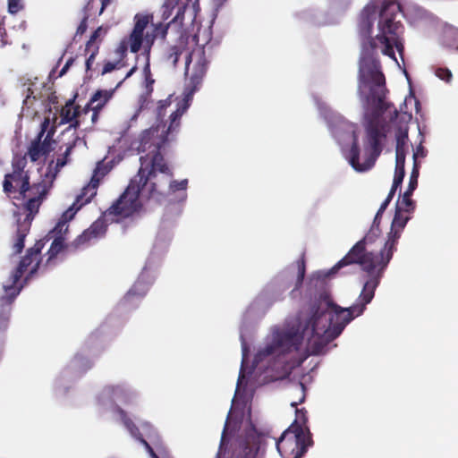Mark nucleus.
Segmentation results:
<instances>
[{
    "label": "nucleus",
    "instance_id": "nucleus-1",
    "mask_svg": "<svg viewBox=\"0 0 458 458\" xmlns=\"http://www.w3.org/2000/svg\"><path fill=\"white\" fill-rule=\"evenodd\" d=\"M402 6L397 0H371L358 17L357 30L361 39V57L359 67V89L369 90L366 102L369 111L365 114V160L360 162V146L355 131L349 151V162L358 172L372 168L381 155L386 138V123L383 114L391 104L386 102V78L377 56L379 49L384 55L396 61L394 48L402 54L404 49L403 24L398 19Z\"/></svg>",
    "mask_w": 458,
    "mask_h": 458
},
{
    "label": "nucleus",
    "instance_id": "nucleus-2",
    "mask_svg": "<svg viewBox=\"0 0 458 458\" xmlns=\"http://www.w3.org/2000/svg\"><path fill=\"white\" fill-rule=\"evenodd\" d=\"M348 316L344 322L334 329H330V327H327V319L325 311L320 309L318 302H313L310 307V317L301 332L295 327L275 331L272 341L258 352L256 359L262 360L273 356V360L269 362L267 368L271 371V378L273 380L285 379L294 368V361L289 355L300 351L304 337H308L311 354H322L327 344L339 336L346 325L350 323L352 316Z\"/></svg>",
    "mask_w": 458,
    "mask_h": 458
},
{
    "label": "nucleus",
    "instance_id": "nucleus-3",
    "mask_svg": "<svg viewBox=\"0 0 458 458\" xmlns=\"http://www.w3.org/2000/svg\"><path fill=\"white\" fill-rule=\"evenodd\" d=\"M12 169L6 173L3 181V191L8 198L22 199L13 213L16 219V233L13 250L19 254L24 248V240L29 233L32 221L47 199L50 184L45 180L30 184V173L26 170L25 156H15L12 159Z\"/></svg>",
    "mask_w": 458,
    "mask_h": 458
},
{
    "label": "nucleus",
    "instance_id": "nucleus-4",
    "mask_svg": "<svg viewBox=\"0 0 458 458\" xmlns=\"http://www.w3.org/2000/svg\"><path fill=\"white\" fill-rule=\"evenodd\" d=\"M158 194L157 183H147L144 170L139 169L124 191L104 211V217L110 223H121L141 213L144 208L143 200Z\"/></svg>",
    "mask_w": 458,
    "mask_h": 458
},
{
    "label": "nucleus",
    "instance_id": "nucleus-5",
    "mask_svg": "<svg viewBox=\"0 0 458 458\" xmlns=\"http://www.w3.org/2000/svg\"><path fill=\"white\" fill-rule=\"evenodd\" d=\"M380 234V227L371 225L367 234L356 242L349 252L331 268V273H336L345 266L358 264L363 271L368 273V279L377 278L378 284H380L384 272L389 264V262L385 263V258H386L390 249L387 248L386 242L383 249L377 253L366 250V245L373 243Z\"/></svg>",
    "mask_w": 458,
    "mask_h": 458
},
{
    "label": "nucleus",
    "instance_id": "nucleus-6",
    "mask_svg": "<svg viewBox=\"0 0 458 458\" xmlns=\"http://www.w3.org/2000/svg\"><path fill=\"white\" fill-rule=\"evenodd\" d=\"M185 55V74L188 75L190 65L193 62L191 72L184 89V98L182 103H188L199 89L202 81L206 75L208 67L205 49L203 47H198L193 50L189 47V38L181 36L174 45L170 46L167 51L166 59L176 67L179 58Z\"/></svg>",
    "mask_w": 458,
    "mask_h": 458
},
{
    "label": "nucleus",
    "instance_id": "nucleus-7",
    "mask_svg": "<svg viewBox=\"0 0 458 458\" xmlns=\"http://www.w3.org/2000/svg\"><path fill=\"white\" fill-rule=\"evenodd\" d=\"M189 107V103H182L175 111L170 114V124L167 129L165 125L150 127L143 131L140 137L138 146L139 152L153 153L165 148L169 141V134L178 130L181 124V117Z\"/></svg>",
    "mask_w": 458,
    "mask_h": 458
},
{
    "label": "nucleus",
    "instance_id": "nucleus-8",
    "mask_svg": "<svg viewBox=\"0 0 458 458\" xmlns=\"http://www.w3.org/2000/svg\"><path fill=\"white\" fill-rule=\"evenodd\" d=\"M378 285L379 284L377 278L367 279V281L364 283L362 291L357 300V302L349 308H341L340 306L327 302V305L331 307L335 311L334 315H330L328 318L326 309L320 307V309L325 311L326 318L327 319V327H330V329H334L335 327H337L339 324H342L345 321L346 318H348L349 316L347 315L352 316L350 322L354 318L361 315L364 312L367 304H369L374 298L375 291ZM314 302H318L319 306L322 304L320 301H315Z\"/></svg>",
    "mask_w": 458,
    "mask_h": 458
},
{
    "label": "nucleus",
    "instance_id": "nucleus-9",
    "mask_svg": "<svg viewBox=\"0 0 458 458\" xmlns=\"http://www.w3.org/2000/svg\"><path fill=\"white\" fill-rule=\"evenodd\" d=\"M312 444L309 428L293 421L276 441V449L283 458H301Z\"/></svg>",
    "mask_w": 458,
    "mask_h": 458
},
{
    "label": "nucleus",
    "instance_id": "nucleus-10",
    "mask_svg": "<svg viewBox=\"0 0 458 458\" xmlns=\"http://www.w3.org/2000/svg\"><path fill=\"white\" fill-rule=\"evenodd\" d=\"M140 169L144 170L145 178H147V183L156 182L161 192V184L158 183L157 172L164 174L165 177L164 184H167L169 179L174 175L172 169L167 165L161 150H157L153 153H147L145 156L140 157Z\"/></svg>",
    "mask_w": 458,
    "mask_h": 458
},
{
    "label": "nucleus",
    "instance_id": "nucleus-11",
    "mask_svg": "<svg viewBox=\"0 0 458 458\" xmlns=\"http://www.w3.org/2000/svg\"><path fill=\"white\" fill-rule=\"evenodd\" d=\"M55 132V127L49 128V119L46 118L41 123L40 131L31 141L27 152L32 162L38 161L40 157L48 155L53 150L52 143H54L53 136Z\"/></svg>",
    "mask_w": 458,
    "mask_h": 458
},
{
    "label": "nucleus",
    "instance_id": "nucleus-12",
    "mask_svg": "<svg viewBox=\"0 0 458 458\" xmlns=\"http://www.w3.org/2000/svg\"><path fill=\"white\" fill-rule=\"evenodd\" d=\"M45 246V240L38 241L33 247L28 249L26 255L21 259L16 269L11 275L10 280L13 287L20 281L25 271L30 267V276L35 274L40 264V253Z\"/></svg>",
    "mask_w": 458,
    "mask_h": 458
},
{
    "label": "nucleus",
    "instance_id": "nucleus-13",
    "mask_svg": "<svg viewBox=\"0 0 458 458\" xmlns=\"http://www.w3.org/2000/svg\"><path fill=\"white\" fill-rule=\"evenodd\" d=\"M411 212L405 211V206H403L402 203L397 201L395 205V212L391 224V230L388 233L386 240V246L390 249L389 253L386 258H385L386 262H390L393 258L394 252L396 250V245L398 243V240L401 237V233L404 229L407 222L410 220V216Z\"/></svg>",
    "mask_w": 458,
    "mask_h": 458
},
{
    "label": "nucleus",
    "instance_id": "nucleus-14",
    "mask_svg": "<svg viewBox=\"0 0 458 458\" xmlns=\"http://www.w3.org/2000/svg\"><path fill=\"white\" fill-rule=\"evenodd\" d=\"M107 222L109 221L104 217L103 213L88 229L84 230L81 234L72 241L71 248L74 250L81 249L104 237L107 231Z\"/></svg>",
    "mask_w": 458,
    "mask_h": 458
},
{
    "label": "nucleus",
    "instance_id": "nucleus-15",
    "mask_svg": "<svg viewBox=\"0 0 458 458\" xmlns=\"http://www.w3.org/2000/svg\"><path fill=\"white\" fill-rule=\"evenodd\" d=\"M107 222L109 221L104 217L103 213L88 229L84 230L81 234L72 241L71 248L74 250L81 249L104 237L107 231Z\"/></svg>",
    "mask_w": 458,
    "mask_h": 458
},
{
    "label": "nucleus",
    "instance_id": "nucleus-16",
    "mask_svg": "<svg viewBox=\"0 0 458 458\" xmlns=\"http://www.w3.org/2000/svg\"><path fill=\"white\" fill-rule=\"evenodd\" d=\"M89 114V105H87L83 109L81 110V106L75 105V99L71 98L67 100L65 105L61 108L59 124L70 123L66 131L72 129L76 131L83 123V116Z\"/></svg>",
    "mask_w": 458,
    "mask_h": 458
},
{
    "label": "nucleus",
    "instance_id": "nucleus-17",
    "mask_svg": "<svg viewBox=\"0 0 458 458\" xmlns=\"http://www.w3.org/2000/svg\"><path fill=\"white\" fill-rule=\"evenodd\" d=\"M71 210H66L60 221L56 224L52 231L49 232V238H54L50 249L48 250L49 258L51 259L55 258L60 251H62L64 248V238L63 237V232H67L68 225L67 222L72 220L74 216V213H72Z\"/></svg>",
    "mask_w": 458,
    "mask_h": 458
},
{
    "label": "nucleus",
    "instance_id": "nucleus-18",
    "mask_svg": "<svg viewBox=\"0 0 458 458\" xmlns=\"http://www.w3.org/2000/svg\"><path fill=\"white\" fill-rule=\"evenodd\" d=\"M152 16L136 14L134 26L128 38H123L130 47L131 53H138L143 45V32L150 22Z\"/></svg>",
    "mask_w": 458,
    "mask_h": 458
},
{
    "label": "nucleus",
    "instance_id": "nucleus-19",
    "mask_svg": "<svg viewBox=\"0 0 458 458\" xmlns=\"http://www.w3.org/2000/svg\"><path fill=\"white\" fill-rule=\"evenodd\" d=\"M4 290L5 294L0 298V336L5 332L8 327L11 305L19 295L21 286L13 287V285H4Z\"/></svg>",
    "mask_w": 458,
    "mask_h": 458
},
{
    "label": "nucleus",
    "instance_id": "nucleus-20",
    "mask_svg": "<svg viewBox=\"0 0 458 458\" xmlns=\"http://www.w3.org/2000/svg\"><path fill=\"white\" fill-rule=\"evenodd\" d=\"M96 175H92L90 182L82 188L81 192L77 196L76 200L72 204V206L68 209H72V213H76L79 209H81L84 205L88 204L91 201V199L97 195V191L98 187V173Z\"/></svg>",
    "mask_w": 458,
    "mask_h": 458
},
{
    "label": "nucleus",
    "instance_id": "nucleus-21",
    "mask_svg": "<svg viewBox=\"0 0 458 458\" xmlns=\"http://www.w3.org/2000/svg\"><path fill=\"white\" fill-rule=\"evenodd\" d=\"M420 174L419 165L414 164L412 171L410 175L409 185L407 190L402 196V200H399L403 206H405L406 212H413L415 208V203L411 199V195L418 186V178Z\"/></svg>",
    "mask_w": 458,
    "mask_h": 458
},
{
    "label": "nucleus",
    "instance_id": "nucleus-22",
    "mask_svg": "<svg viewBox=\"0 0 458 458\" xmlns=\"http://www.w3.org/2000/svg\"><path fill=\"white\" fill-rule=\"evenodd\" d=\"M295 390L300 394L298 401H293L291 406L296 408V421L299 425H301L303 428H308L306 423L308 421L307 411L304 409H298L297 406L304 402L305 400V386L302 383H300Z\"/></svg>",
    "mask_w": 458,
    "mask_h": 458
},
{
    "label": "nucleus",
    "instance_id": "nucleus-23",
    "mask_svg": "<svg viewBox=\"0 0 458 458\" xmlns=\"http://www.w3.org/2000/svg\"><path fill=\"white\" fill-rule=\"evenodd\" d=\"M184 10H185V6H178L176 15L173 18V20L170 22L165 23V24L163 22L152 24V26H153L152 32L155 35H157V38H161L163 39L165 38L170 23L175 22L179 20L182 21L183 19Z\"/></svg>",
    "mask_w": 458,
    "mask_h": 458
},
{
    "label": "nucleus",
    "instance_id": "nucleus-24",
    "mask_svg": "<svg viewBox=\"0 0 458 458\" xmlns=\"http://www.w3.org/2000/svg\"><path fill=\"white\" fill-rule=\"evenodd\" d=\"M395 155L405 154L406 155V144L408 140V128L399 126L395 131Z\"/></svg>",
    "mask_w": 458,
    "mask_h": 458
},
{
    "label": "nucleus",
    "instance_id": "nucleus-25",
    "mask_svg": "<svg viewBox=\"0 0 458 458\" xmlns=\"http://www.w3.org/2000/svg\"><path fill=\"white\" fill-rule=\"evenodd\" d=\"M113 96L112 90H97L91 97L89 106L93 105L98 108H103Z\"/></svg>",
    "mask_w": 458,
    "mask_h": 458
},
{
    "label": "nucleus",
    "instance_id": "nucleus-26",
    "mask_svg": "<svg viewBox=\"0 0 458 458\" xmlns=\"http://www.w3.org/2000/svg\"><path fill=\"white\" fill-rule=\"evenodd\" d=\"M146 294V287L143 283H136L129 290V292L123 297V301L127 304H131L133 301L134 297L142 299Z\"/></svg>",
    "mask_w": 458,
    "mask_h": 458
},
{
    "label": "nucleus",
    "instance_id": "nucleus-27",
    "mask_svg": "<svg viewBox=\"0 0 458 458\" xmlns=\"http://www.w3.org/2000/svg\"><path fill=\"white\" fill-rule=\"evenodd\" d=\"M119 413L122 416L123 422L126 428L130 431L131 435L139 440V437H143L139 428L133 423V421L127 417L125 411L121 408L118 409Z\"/></svg>",
    "mask_w": 458,
    "mask_h": 458
},
{
    "label": "nucleus",
    "instance_id": "nucleus-28",
    "mask_svg": "<svg viewBox=\"0 0 458 458\" xmlns=\"http://www.w3.org/2000/svg\"><path fill=\"white\" fill-rule=\"evenodd\" d=\"M75 143H76V140H73L72 143H70L67 146L64 153L63 154V157L57 158L56 163H55V173H54V174H52L53 178H55L56 174L59 172V170L67 164L68 157L71 155L73 148L75 147Z\"/></svg>",
    "mask_w": 458,
    "mask_h": 458
},
{
    "label": "nucleus",
    "instance_id": "nucleus-29",
    "mask_svg": "<svg viewBox=\"0 0 458 458\" xmlns=\"http://www.w3.org/2000/svg\"><path fill=\"white\" fill-rule=\"evenodd\" d=\"M157 35H155L152 31L151 32H147L146 34L143 33V47H144V52L147 55V61H149V55H150V50H151V47L155 42V40L157 39Z\"/></svg>",
    "mask_w": 458,
    "mask_h": 458
},
{
    "label": "nucleus",
    "instance_id": "nucleus-30",
    "mask_svg": "<svg viewBox=\"0 0 458 458\" xmlns=\"http://www.w3.org/2000/svg\"><path fill=\"white\" fill-rule=\"evenodd\" d=\"M296 266L298 269L296 287H299L302 284L306 273V261L304 253L301 255V259L296 261Z\"/></svg>",
    "mask_w": 458,
    "mask_h": 458
},
{
    "label": "nucleus",
    "instance_id": "nucleus-31",
    "mask_svg": "<svg viewBox=\"0 0 458 458\" xmlns=\"http://www.w3.org/2000/svg\"><path fill=\"white\" fill-rule=\"evenodd\" d=\"M167 183H169V190L172 192H176L177 191H183L186 190L188 185V180L184 179L180 182L178 181H171V179L168 180Z\"/></svg>",
    "mask_w": 458,
    "mask_h": 458
},
{
    "label": "nucleus",
    "instance_id": "nucleus-32",
    "mask_svg": "<svg viewBox=\"0 0 458 458\" xmlns=\"http://www.w3.org/2000/svg\"><path fill=\"white\" fill-rule=\"evenodd\" d=\"M128 48H130V47L123 39H122L115 49V54L119 56L117 61H121V64H123V61L127 55Z\"/></svg>",
    "mask_w": 458,
    "mask_h": 458
},
{
    "label": "nucleus",
    "instance_id": "nucleus-33",
    "mask_svg": "<svg viewBox=\"0 0 458 458\" xmlns=\"http://www.w3.org/2000/svg\"><path fill=\"white\" fill-rule=\"evenodd\" d=\"M144 73H145L147 91L148 93H150L153 90L152 85L155 82V81L151 77L149 61H147V63H146V65L144 67Z\"/></svg>",
    "mask_w": 458,
    "mask_h": 458
},
{
    "label": "nucleus",
    "instance_id": "nucleus-34",
    "mask_svg": "<svg viewBox=\"0 0 458 458\" xmlns=\"http://www.w3.org/2000/svg\"><path fill=\"white\" fill-rule=\"evenodd\" d=\"M102 31H103L102 27H98L97 30H95L93 31V33L91 34L89 39L86 43V49L85 50L87 52L89 51L91 48H94L95 46H97L95 44V42H96L97 38L100 37Z\"/></svg>",
    "mask_w": 458,
    "mask_h": 458
},
{
    "label": "nucleus",
    "instance_id": "nucleus-35",
    "mask_svg": "<svg viewBox=\"0 0 458 458\" xmlns=\"http://www.w3.org/2000/svg\"><path fill=\"white\" fill-rule=\"evenodd\" d=\"M123 66H124V64H121V61H116L114 63L107 61L103 65L101 74L105 75V74L109 73V72H113L114 70L119 69Z\"/></svg>",
    "mask_w": 458,
    "mask_h": 458
},
{
    "label": "nucleus",
    "instance_id": "nucleus-36",
    "mask_svg": "<svg viewBox=\"0 0 458 458\" xmlns=\"http://www.w3.org/2000/svg\"><path fill=\"white\" fill-rule=\"evenodd\" d=\"M22 0H8V11L12 14H16L23 9Z\"/></svg>",
    "mask_w": 458,
    "mask_h": 458
},
{
    "label": "nucleus",
    "instance_id": "nucleus-37",
    "mask_svg": "<svg viewBox=\"0 0 458 458\" xmlns=\"http://www.w3.org/2000/svg\"><path fill=\"white\" fill-rule=\"evenodd\" d=\"M435 74L440 80L445 81L446 82H449L453 77L452 72L449 69L442 67L436 69Z\"/></svg>",
    "mask_w": 458,
    "mask_h": 458
},
{
    "label": "nucleus",
    "instance_id": "nucleus-38",
    "mask_svg": "<svg viewBox=\"0 0 458 458\" xmlns=\"http://www.w3.org/2000/svg\"><path fill=\"white\" fill-rule=\"evenodd\" d=\"M106 391L113 396H123L126 394V389L123 386H109L106 387Z\"/></svg>",
    "mask_w": 458,
    "mask_h": 458
},
{
    "label": "nucleus",
    "instance_id": "nucleus-39",
    "mask_svg": "<svg viewBox=\"0 0 458 458\" xmlns=\"http://www.w3.org/2000/svg\"><path fill=\"white\" fill-rule=\"evenodd\" d=\"M98 50H99V47L98 46H95L94 48H92V50L90 49L89 51H91L89 56L87 58L86 60V69L87 71L89 70H91V67H92V64L93 63L95 62V59H96V56L98 53Z\"/></svg>",
    "mask_w": 458,
    "mask_h": 458
},
{
    "label": "nucleus",
    "instance_id": "nucleus-40",
    "mask_svg": "<svg viewBox=\"0 0 458 458\" xmlns=\"http://www.w3.org/2000/svg\"><path fill=\"white\" fill-rule=\"evenodd\" d=\"M448 46L458 51V30L451 31L448 36Z\"/></svg>",
    "mask_w": 458,
    "mask_h": 458
},
{
    "label": "nucleus",
    "instance_id": "nucleus-41",
    "mask_svg": "<svg viewBox=\"0 0 458 458\" xmlns=\"http://www.w3.org/2000/svg\"><path fill=\"white\" fill-rule=\"evenodd\" d=\"M427 155V150L426 148L421 145L420 144L417 148H416V150L414 151L413 153V165L416 164L420 166V164L418 162V157H425Z\"/></svg>",
    "mask_w": 458,
    "mask_h": 458
},
{
    "label": "nucleus",
    "instance_id": "nucleus-42",
    "mask_svg": "<svg viewBox=\"0 0 458 458\" xmlns=\"http://www.w3.org/2000/svg\"><path fill=\"white\" fill-rule=\"evenodd\" d=\"M88 19L89 15L87 12H85L84 16L77 28L76 35H83L86 32L88 28Z\"/></svg>",
    "mask_w": 458,
    "mask_h": 458
},
{
    "label": "nucleus",
    "instance_id": "nucleus-43",
    "mask_svg": "<svg viewBox=\"0 0 458 458\" xmlns=\"http://www.w3.org/2000/svg\"><path fill=\"white\" fill-rule=\"evenodd\" d=\"M405 154L395 155V171L405 172Z\"/></svg>",
    "mask_w": 458,
    "mask_h": 458
},
{
    "label": "nucleus",
    "instance_id": "nucleus-44",
    "mask_svg": "<svg viewBox=\"0 0 458 458\" xmlns=\"http://www.w3.org/2000/svg\"><path fill=\"white\" fill-rule=\"evenodd\" d=\"M10 44L9 38L4 24L0 23V47H4Z\"/></svg>",
    "mask_w": 458,
    "mask_h": 458
},
{
    "label": "nucleus",
    "instance_id": "nucleus-45",
    "mask_svg": "<svg viewBox=\"0 0 458 458\" xmlns=\"http://www.w3.org/2000/svg\"><path fill=\"white\" fill-rule=\"evenodd\" d=\"M98 170H99V172L98 173V179L99 182L100 180L108 173V170L101 162L98 163L97 167L94 170L93 175L97 174Z\"/></svg>",
    "mask_w": 458,
    "mask_h": 458
},
{
    "label": "nucleus",
    "instance_id": "nucleus-46",
    "mask_svg": "<svg viewBox=\"0 0 458 458\" xmlns=\"http://www.w3.org/2000/svg\"><path fill=\"white\" fill-rule=\"evenodd\" d=\"M102 108H98L97 106H89V113L91 112V123L92 124H95L98 120V116H99V112Z\"/></svg>",
    "mask_w": 458,
    "mask_h": 458
},
{
    "label": "nucleus",
    "instance_id": "nucleus-47",
    "mask_svg": "<svg viewBox=\"0 0 458 458\" xmlns=\"http://www.w3.org/2000/svg\"><path fill=\"white\" fill-rule=\"evenodd\" d=\"M163 14H162V18L163 20H167L171 14H172V12H171V9H170V4H165L163 5Z\"/></svg>",
    "mask_w": 458,
    "mask_h": 458
},
{
    "label": "nucleus",
    "instance_id": "nucleus-48",
    "mask_svg": "<svg viewBox=\"0 0 458 458\" xmlns=\"http://www.w3.org/2000/svg\"><path fill=\"white\" fill-rule=\"evenodd\" d=\"M169 105H170V103L167 102V100H161V101H159V105H158V107H157V115L158 116L164 115L162 111H163V109H165Z\"/></svg>",
    "mask_w": 458,
    "mask_h": 458
},
{
    "label": "nucleus",
    "instance_id": "nucleus-49",
    "mask_svg": "<svg viewBox=\"0 0 458 458\" xmlns=\"http://www.w3.org/2000/svg\"><path fill=\"white\" fill-rule=\"evenodd\" d=\"M139 441L145 446L150 456H152L153 454H156L150 445L143 437H139Z\"/></svg>",
    "mask_w": 458,
    "mask_h": 458
},
{
    "label": "nucleus",
    "instance_id": "nucleus-50",
    "mask_svg": "<svg viewBox=\"0 0 458 458\" xmlns=\"http://www.w3.org/2000/svg\"><path fill=\"white\" fill-rule=\"evenodd\" d=\"M390 202H391V199H389L387 198L382 202V204L380 205V208L377 210L379 212V214H383L385 212V210L386 209V208L388 207Z\"/></svg>",
    "mask_w": 458,
    "mask_h": 458
},
{
    "label": "nucleus",
    "instance_id": "nucleus-51",
    "mask_svg": "<svg viewBox=\"0 0 458 458\" xmlns=\"http://www.w3.org/2000/svg\"><path fill=\"white\" fill-rule=\"evenodd\" d=\"M382 215L383 214H379L378 211L377 212V214L374 217L373 223H372V226L380 227Z\"/></svg>",
    "mask_w": 458,
    "mask_h": 458
},
{
    "label": "nucleus",
    "instance_id": "nucleus-52",
    "mask_svg": "<svg viewBox=\"0 0 458 458\" xmlns=\"http://www.w3.org/2000/svg\"><path fill=\"white\" fill-rule=\"evenodd\" d=\"M73 63V59L72 58H70L66 64H64V66L62 68L61 72H60V76L64 75L66 71L69 69L70 65H72V64Z\"/></svg>",
    "mask_w": 458,
    "mask_h": 458
},
{
    "label": "nucleus",
    "instance_id": "nucleus-53",
    "mask_svg": "<svg viewBox=\"0 0 458 458\" xmlns=\"http://www.w3.org/2000/svg\"><path fill=\"white\" fill-rule=\"evenodd\" d=\"M403 179L397 177V176H394V181H393L392 185H394V188H399L401 186V184L403 183Z\"/></svg>",
    "mask_w": 458,
    "mask_h": 458
},
{
    "label": "nucleus",
    "instance_id": "nucleus-54",
    "mask_svg": "<svg viewBox=\"0 0 458 458\" xmlns=\"http://www.w3.org/2000/svg\"><path fill=\"white\" fill-rule=\"evenodd\" d=\"M112 1L113 0H101V9L99 11V14H101L104 12V10L107 7V5L110 4Z\"/></svg>",
    "mask_w": 458,
    "mask_h": 458
},
{
    "label": "nucleus",
    "instance_id": "nucleus-55",
    "mask_svg": "<svg viewBox=\"0 0 458 458\" xmlns=\"http://www.w3.org/2000/svg\"><path fill=\"white\" fill-rule=\"evenodd\" d=\"M397 189L398 188H394V186L392 185L391 190H390V191H389V193H388L386 198L392 200L394 196V194H395V192H396V191H397Z\"/></svg>",
    "mask_w": 458,
    "mask_h": 458
},
{
    "label": "nucleus",
    "instance_id": "nucleus-56",
    "mask_svg": "<svg viewBox=\"0 0 458 458\" xmlns=\"http://www.w3.org/2000/svg\"><path fill=\"white\" fill-rule=\"evenodd\" d=\"M137 71V66L134 65L129 72L128 73L126 74L125 76V79L129 78L130 76H131L135 72Z\"/></svg>",
    "mask_w": 458,
    "mask_h": 458
},
{
    "label": "nucleus",
    "instance_id": "nucleus-57",
    "mask_svg": "<svg viewBox=\"0 0 458 458\" xmlns=\"http://www.w3.org/2000/svg\"><path fill=\"white\" fill-rule=\"evenodd\" d=\"M404 175H405V172H403V171H394V176H397V177H400L402 179L404 178Z\"/></svg>",
    "mask_w": 458,
    "mask_h": 458
},
{
    "label": "nucleus",
    "instance_id": "nucleus-58",
    "mask_svg": "<svg viewBox=\"0 0 458 458\" xmlns=\"http://www.w3.org/2000/svg\"><path fill=\"white\" fill-rule=\"evenodd\" d=\"M394 117L398 116V111L396 109H394Z\"/></svg>",
    "mask_w": 458,
    "mask_h": 458
},
{
    "label": "nucleus",
    "instance_id": "nucleus-59",
    "mask_svg": "<svg viewBox=\"0 0 458 458\" xmlns=\"http://www.w3.org/2000/svg\"><path fill=\"white\" fill-rule=\"evenodd\" d=\"M152 458H159L158 455L157 454H153V455L151 456Z\"/></svg>",
    "mask_w": 458,
    "mask_h": 458
}]
</instances>
